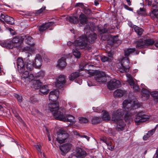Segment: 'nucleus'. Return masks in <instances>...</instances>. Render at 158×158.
<instances>
[{"label": "nucleus", "instance_id": "f257e3e1", "mask_svg": "<svg viewBox=\"0 0 158 158\" xmlns=\"http://www.w3.org/2000/svg\"><path fill=\"white\" fill-rule=\"evenodd\" d=\"M123 110L118 109L114 111L112 115L111 119L114 122H118L122 119L125 114V118L127 119L132 118L133 114L130 111L138 108L140 106L138 101L132 102L130 99L124 100L123 103Z\"/></svg>", "mask_w": 158, "mask_h": 158}, {"label": "nucleus", "instance_id": "f03ea898", "mask_svg": "<svg viewBox=\"0 0 158 158\" xmlns=\"http://www.w3.org/2000/svg\"><path fill=\"white\" fill-rule=\"evenodd\" d=\"M57 102H53L48 105V110L52 113L55 118L57 120L64 122H74V118L72 115H68L66 117V110L64 108H59Z\"/></svg>", "mask_w": 158, "mask_h": 158}, {"label": "nucleus", "instance_id": "7ed1b4c3", "mask_svg": "<svg viewBox=\"0 0 158 158\" xmlns=\"http://www.w3.org/2000/svg\"><path fill=\"white\" fill-rule=\"evenodd\" d=\"M89 26L86 25L84 28V34L79 36L74 42V45L77 48H85L89 40Z\"/></svg>", "mask_w": 158, "mask_h": 158}, {"label": "nucleus", "instance_id": "20e7f679", "mask_svg": "<svg viewBox=\"0 0 158 158\" xmlns=\"http://www.w3.org/2000/svg\"><path fill=\"white\" fill-rule=\"evenodd\" d=\"M95 75L94 78L97 82L100 84H105L107 81V77L105 73L102 71H98L96 72L93 70H89V77Z\"/></svg>", "mask_w": 158, "mask_h": 158}, {"label": "nucleus", "instance_id": "39448f33", "mask_svg": "<svg viewBox=\"0 0 158 158\" xmlns=\"http://www.w3.org/2000/svg\"><path fill=\"white\" fill-rule=\"evenodd\" d=\"M130 68L128 58L126 57H124L122 60L120 65L118 67L119 71L122 73L127 72L129 71Z\"/></svg>", "mask_w": 158, "mask_h": 158}, {"label": "nucleus", "instance_id": "423d86ee", "mask_svg": "<svg viewBox=\"0 0 158 158\" xmlns=\"http://www.w3.org/2000/svg\"><path fill=\"white\" fill-rule=\"evenodd\" d=\"M149 118L148 115L144 114L143 111H141L137 114L135 121L136 124L138 125L141 123L146 121Z\"/></svg>", "mask_w": 158, "mask_h": 158}, {"label": "nucleus", "instance_id": "0eeeda50", "mask_svg": "<svg viewBox=\"0 0 158 158\" xmlns=\"http://www.w3.org/2000/svg\"><path fill=\"white\" fill-rule=\"evenodd\" d=\"M58 137L57 140L60 143L65 142V140L69 136V135L65 131L60 130L57 133Z\"/></svg>", "mask_w": 158, "mask_h": 158}, {"label": "nucleus", "instance_id": "6e6552de", "mask_svg": "<svg viewBox=\"0 0 158 158\" xmlns=\"http://www.w3.org/2000/svg\"><path fill=\"white\" fill-rule=\"evenodd\" d=\"M120 86V81L115 79H112L107 83V87L110 90L114 89Z\"/></svg>", "mask_w": 158, "mask_h": 158}, {"label": "nucleus", "instance_id": "1a4fd4ad", "mask_svg": "<svg viewBox=\"0 0 158 158\" xmlns=\"http://www.w3.org/2000/svg\"><path fill=\"white\" fill-rule=\"evenodd\" d=\"M0 17L2 19V20L0 18V21L3 23H4V21H5L7 24L12 25L14 23V19L10 17L9 16L6 15L5 14L1 13L0 15Z\"/></svg>", "mask_w": 158, "mask_h": 158}, {"label": "nucleus", "instance_id": "9d476101", "mask_svg": "<svg viewBox=\"0 0 158 158\" xmlns=\"http://www.w3.org/2000/svg\"><path fill=\"white\" fill-rule=\"evenodd\" d=\"M91 23L89 26V30H90L91 31H94L97 28L101 34H104L108 32V29L106 27H98L96 26L94 24V22H92L91 21H89V23Z\"/></svg>", "mask_w": 158, "mask_h": 158}, {"label": "nucleus", "instance_id": "9b49d317", "mask_svg": "<svg viewBox=\"0 0 158 158\" xmlns=\"http://www.w3.org/2000/svg\"><path fill=\"white\" fill-rule=\"evenodd\" d=\"M72 147V144L70 143L64 144L60 146V149L61 152V154L64 156L70 150Z\"/></svg>", "mask_w": 158, "mask_h": 158}, {"label": "nucleus", "instance_id": "f8f14e48", "mask_svg": "<svg viewBox=\"0 0 158 158\" xmlns=\"http://www.w3.org/2000/svg\"><path fill=\"white\" fill-rule=\"evenodd\" d=\"M66 83L65 77L64 75L59 76L58 79L55 82V85L60 88H62Z\"/></svg>", "mask_w": 158, "mask_h": 158}, {"label": "nucleus", "instance_id": "ddd939ff", "mask_svg": "<svg viewBox=\"0 0 158 158\" xmlns=\"http://www.w3.org/2000/svg\"><path fill=\"white\" fill-rule=\"evenodd\" d=\"M75 152V153H73V155H72V156L74 157H83L86 156V152L80 148H76Z\"/></svg>", "mask_w": 158, "mask_h": 158}, {"label": "nucleus", "instance_id": "4468645a", "mask_svg": "<svg viewBox=\"0 0 158 158\" xmlns=\"http://www.w3.org/2000/svg\"><path fill=\"white\" fill-rule=\"evenodd\" d=\"M17 64L19 72L21 73L25 70V64L22 58H18L17 60Z\"/></svg>", "mask_w": 158, "mask_h": 158}, {"label": "nucleus", "instance_id": "2eb2a0df", "mask_svg": "<svg viewBox=\"0 0 158 158\" xmlns=\"http://www.w3.org/2000/svg\"><path fill=\"white\" fill-rule=\"evenodd\" d=\"M0 45L2 47L12 49L13 47L12 42L10 40H0Z\"/></svg>", "mask_w": 158, "mask_h": 158}, {"label": "nucleus", "instance_id": "dca6fc26", "mask_svg": "<svg viewBox=\"0 0 158 158\" xmlns=\"http://www.w3.org/2000/svg\"><path fill=\"white\" fill-rule=\"evenodd\" d=\"M59 94V92L57 90L51 91L49 95V100L53 102H56L58 99Z\"/></svg>", "mask_w": 158, "mask_h": 158}, {"label": "nucleus", "instance_id": "f3484780", "mask_svg": "<svg viewBox=\"0 0 158 158\" xmlns=\"http://www.w3.org/2000/svg\"><path fill=\"white\" fill-rule=\"evenodd\" d=\"M42 58L40 55L37 54L35 58V61L33 62L34 66L37 68H40L42 64Z\"/></svg>", "mask_w": 158, "mask_h": 158}, {"label": "nucleus", "instance_id": "a211bd4d", "mask_svg": "<svg viewBox=\"0 0 158 158\" xmlns=\"http://www.w3.org/2000/svg\"><path fill=\"white\" fill-rule=\"evenodd\" d=\"M26 37V35H19L14 37L11 40L13 44V43L21 44L23 42V40Z\"/></svg>", "mask_w": 158, "mask_h": 158}, {"label": "nucleus", "instance_id": "6ab92c4d", "mask_svg": "<svg viewBox=\"0 0 158 158\" xmlns=\"http://www.w3.org/2000/svg\"><path fill=\"white\" fill-rule=\"evenodd\" d=\"M43 84L39 79L33 80L31 83V87L33 89H40Z\"/></svg>", "mask_w": 158, "mask_h": 158}, {"label": "nucleus", "instance_id": "aec40b11", "mask_svg": "<svg viewBox=\"0 0 158 158\" xmlns=\"http://www.w3.org/2000/svg\"><path fill=\"white\" fill-rule=\"evenodd\" d=\"M127 76L129 78V79L128 81V83L131 86V87L133 88L136 91H138L139 89V86L137 85H136L134 83L131 75L129 74H127Z\"/></svg>", "mask_w": 158, "mask_h": 158}, {"label": "nucleus", "instance_id": "412c9836", "mask_svg": "<svg viewBox=\"0 0 158 158\" xmlns=\"http://www.w3.org/2000/svg\"><path fill=\"white\" fill-rule=\"evenodd\" d=\"M39 89V94L40 95L47 94L49 92L48 87L46 85H42Z\"/></svg>", "mask_w": 158, "mask_h": 158}, {"label": "nucleus", "instance_id": "4be33fe9", "mask_svg": "<svg viewBox=\"0 0 158 158\" xmlns=\"http://www.w3.org/2000/svg\"><path fill=\"white\" fill-rule=\"evenodd\" d=\"M66 65V59L65 57H62L59 60L58 66L61 69L64 68Z\"/></svg>", "mask_w": 158, "mask_h": 158}, {"label": "nucleus", "instance_id": "5701e85b", "mask_svg": "<svg viewBox=\"0 0 158 158\" xmlns=\"http://www.w3.org/2000/svg\"><path fill=\"white\" fill-rule=\"evenodd\" d=\"M117 125L116 127V129L118 131H123L124 130V127L125 126L123 120L119 121L118 122H116Z\"/></svg>", "mask_w": 158, "mask_h": 158}, {"label": "nucleus", "instance_id": "b1692460", "mask_svg": "<svg viewBox=\"0 0 158 158\" xmlns=\"http://www.w3.org/2000/svg\"><path fill=\"white\" fill-rule=\"evenodd\" d=\"M75 7H79L83 9V12L86 15H88L89 12V9L88 6H85L82 3H77Z\"/></svg>", "mask_w": 158, "mask_h": 158}, {"label": "nucleus", "instance_id": "393cba45", "mask_svg": "<svg viewBox=\"0 0 158 158\" xmlns=\"http://www.w3.org/2000/svg\"><path fill=\"white\" fill-rule=\"evenodd\" d=\"M80 23L82 24H86L88 22V18L83 14H81L79 16Z\"/></svg>", "mask_w": 158, "mask_h": 158}, {"label": "nucleus", "instance_id": "a878e982", "mask_svg": "<svg viewBox=\"0 0 158 158\" xmlns=\"http://www.w3.org/2000/svg\"><path fill=\"white\" fill-rule=\"evenodd\" d=\"M125 93V90L118 89L116 90L114 93V95L115 97H121Z\"/></svg>", "mask_w": 158, "mask_h": 158}, {"label": "nucleus", "instance_id": "bb28decb", "mask_svg": "<svg viewBox=\"0 0 158 158\" xmlns=\"http://www.w3.org/2000/svg\"><path fill=\"white\" fill-rule=\"evenodd\" d=\"M80 76V73L78 72H75L72 73L69 78L70 80L73 81Z\"/></svg>", "mask_w": 158, "mask_h": 158}, {"label": "nucleus", "instance_id": "cd10ccee", "mask_svg": "<svg viewBox=\"0 0 158 158\" xmlns=\"http://www.w3.org/2000/svg\"><path fill=\"white\" fill-rule=\"evenodd\" d=\"M25 39V41L26 44L31 46L34 45L35 44L33 42L34 40L32 37L29 36H26Z\"/></svg>", "mask_w": 158, "mask_h": 158}, {"label": "nucleus", "instance_id": "c85d7f7f", "mask_svg": "<svg viewBox=\"0 0 158 158\" xmlns=\"http://www.w3.org/2000/svg\"><path fill=\"white\" fill-rule=\"evenodd\" d=\"M25 63H26V64L25 68L26 67L28 70L31 71L32 69L34 66L33 62H31L28 59L27 61L25 62Z\"/></svg>", "mask_w": 158, "mask_h": 158}, {"label": "nucleus", "instance_id": "c756f323", "mask_svg": "<svg viewBox=\"0 0 158 158\" xmlns=\"http://www.w3.org/2000/svg\"><path fill=\"white\" fill-rule=\"evenodd\" d=\"M92 33H90L89 34V43H93L97 39V35L92 31Z\"/></svg>", "mask_w": 158, "mask_h": 158}, {"label": "nucleus", "instance_id": "7c9ffc66", "mask_svg": "<svg viewBox=\"0 0 158 158\" xmlns=\"http://www.w3.org/2000/svg\"><path fill=\"white\" fill-rule=\"evenodd\" d=\"M133 29L138 35H141L143 32V30L142 28L138 27L136 26H134Z\"/></svg>", "mask_w": 158, "mask_h": 158}, {"label": "nucleus", "instance_id": "2f4dec72", "mask_svg": "<svg viewBox=\"0 0 158 158\" xmlns=\"http://www.w3.org/2000/svg\"><path fill=\"white\" fill-rule=\"evenodd\" d=\"M151 96L153 97L155 102H158V91H154L150 93Z\"/></svg>", "mask_w": 158, "mask_h": 158}, {"label": "nucleus", "instance_id": "473e14b6", "mask_svg": "<svg viewBox=\"0 0 158 158\" xmlns=\"http://www.w3.org/2000/svg\"><path fill=\"white\" fill-rule=\"evenodd\" d=\"M135 51V48H128L124 51V54L126 56H128L130 54H132L133 52H134Z\"/></svg>", "mask_w": 158, "mask_h": 158}, {"label": "nucleus", "instance_id": "72a5a7b5", "mask_svg": "<svg viewBox=\"0 0 158 158\" xmlns=\"http://www.w3.org/2000/svg\"><path fill=\"white\" fill-rule=\"evenodd\" d=\"M145 44L144 40H140L137 42L136 46V48H141L145 47Z\"/></svg>", "mask_w": 158, "mask_h": 158}, {"label": "nucleus", "instance_id": "f704fd0d", "mask_svg": "<svg viewBox=\"0 0 158 158\" xmlns=\"http://www.w3.org/2000/svg\"><path fill=\"white\" fill-rule=\"evenodd\" d=\"M68 19L69 21L74 24L77 23L78 22V18L75 16H69Z\"/></svg>", "mask_w": 158, "mask_h": 158}, {"label": "nucleus", "instance_id": "c9c22d12", "mask_svg": "<svg viewBox=\"0 0 158 158\" xmlns=\"http://www.w3.org/2000/svg\"><path fill=\"white\" fill-rule=\"evenodd\" d=\"M144 41L145 44V46L152 45L155 42L154 40L153 39H148Z\"/></svg>", "mask_w": 158, "mask_h": 158}, {"label": "nucleus", "instance_id": "e433bc0d", "mask_svg": "<svg viewBox=\"0 0 158 158\" xmlns=\"http://www.w3.org/2000/svg\"><path fill=\"white\" fill-rule=\"evenodd\" d=\"M142 96L144 97H146L147 98H148L149 96L150 93L149 91L148 90L144 89H143L142 90Z\"/></svg>", "mask_w": 158, "mask_h": 158}, {"label": "nucleus", "instance_id": "4c0bfd02", "mask_svg": "<svg viewBox=\"0 0 158 158\" xmlns=\"http://www.w3.org/2000/svg\"><path fill=\"white\" fill-rule=\"evenodd\" d=\"M102 119L103 120H108L110 119V116L107 112H105L103 113Z\"/></svg>", "mask_w": 158, "mask_h": 158}, {"label": "nucleus", "instance_id": "58836bf2", "mask_svg": "<svg viewBox=\"0 0 158 158\" xmlns=\"http://www.w3.org/2000/svg\"><path fill=\"white\" fill-rule=\"evenodd\" d=\"M151 16H153V18H158V10L156 9H153L151 14Z\"/></svg>", "mask_w": 158, "mask_h": 158}, {"label": "nucleus", "instance_id": "ea45409f", "mask_svg": "<svg viewBox=\"0 0 158 158\" xmlns=\"http://www.w3.org/2000/svg\"><path fill=\"white\" fill-rule=\"evenodd\" d=\"M101 120V118L100 117H93L92 120L93 124H96L99 123Z\"/></svg>", "mask_w": 158, "mask_h": 158}, {"label": "nucleus", "instance_id": "a19ab883", "mask_svg": "<svg viewBox=\"0 0 158 158\" xmlns=\"http://www.w3.org/2000/svg\"><path fill=\"white\" fill-rule=\"evenodd\" d=\"M102 140L103 142L106 143V144L108 146V148L110 149H111L112 150L114 149V147L111 146V145L110 143L108 142L107 140V139L106 137H103L102 139Z\"/></svg>", "mask_w": 158, "mask_h": 158}, {"label": "nucleus", "instance_id": "79ce46f5", "mask_svg": "<svg viewBox=\"0 0 158 158\" xmlns=\"http://www.w3.org/2000/svg\"><path fill=\"white\" fill-rule=\"evenodd\" d=\"M22 73H23L22 76V78H23L24 79H26L28 78L29 75V73L28 70H26L25 69L24 71Z\"/></svg>", "mask_w": 158, "mask_h": 158}, {"label": "nucleus", "instance_id": "37998d69", "mask_svg": "<svg viewBox=\"0 0 158 158\" xmlns=\"http://www.w3.org/2000/svg\"><path fill=\"white\" fill-rule=\"evenodd\" d=\"M73 54L77 58H79L80 57V52L77 49L73 50Z\"/></svg>", "mask_w": 158, "mask_h": 158}, {"label": "nucleus", "instance_id": "c03bdc74", "mask_svg": "<svg viewBox=\"0 0 158 158\" xmlns=\"http://www.w3.org/2000/svg\"><path fill=\"white\" fill-rule=\"evenodd\" d=\"M87 66L88 67H89V65H88V64H84V65H81L80 67V69H79V71L80 72L81 71H82L84 70H86L87 71L88 73L89 74V69H85L86 67Z\"/></svg>", "mask_w": 158, "mask_h": 158}, {"label": "nucleus", "instance_id": "a18cd8bd", "mask_svg": "<svg viewBox=\"0 0 158 158\" xmlns=\"http://www.w3.org/2000/svg\"><path fill=\"white\" fill-rule=\"evenodd\" d=\"M14 96L17 99L19 102L21 103L22 101V98L21 96L16 94H14Z\"/></svg>", "mask_w": 158, "mask_h": 158}, {"label": "nucleus", "instance_id": "49530a36", "mask_svg": "<svg viewBox=\"0 0 158 158\" xmlns=\"http://www.w3.org/2000/svg\"><path fill=\"white\" fill-rule=\"evenodd\" d=\"M137 12L138 14L144 15L146 14L145 9L144 8H140L139 10Z\"/></svg>", "mask_w": 158, "mask_h": 158}, {"label": "nucleus", "instance_id": "de8ad7c7", "mask_svg": "<svg viewBox=\"0 0 158 158\" xmlns=\"http://www.w3.org/2000/svg\"><path fill=\"white\" fill-rule=\"evenodd\" d=\"M47 29L44 24H43L40 26L39 27V30L40 32H43Z\"/></svg>", "mask_w": 158, "mask_h": 158}, {"label": "nucleus", "instance_id": "09e8293b", "mask_svg": "<svg viewBox=\"0 0 158 158\" xmlns=\"http://www.w3.org/2000/svg\"><path fill=\"white\" fill-rule=\"evenodd\" d=\"M79 122L81 123H86L88 122V120L87 118L83 117L78 118Z\"/></svg>", "mask_w": 158, "mask_h": 158}, {"label": "nucleus", "instance_id": "8fccbe9b", "mask_svg": "<svg viewBox=\"0 0 158 158\" xmlns=\"http://www.w3.org/2000/svg\"><path fill=\"white\" fill-rule=\"evenodd\" d=\"M45 6L42 7L41 8L36 11V14H40L43 12L45 10Z\"/></svg>", "mask_w": 158, "mask_h": 158}, {"label": "nucleus", "instance_id": "3c124183", "mask_svg": "<svg viewBox=\"0 0 158 158\" xmlns=\"http://www.w3.org/2000/svg\"><path fill=\"white\" fill-rule=\"evenodd\" d=\"M45 73L44 71H40L38 73V74L37 75L38 77L41 78H43L44 76Z\"/></svg>", "mask_w": 158, "mask_h": 158}, {"label": "nucleus", "instance_id": "603ef678", "mask_svg": "<svg viewBox=\"0 0 158 158\" xmlns=\"http://www.w3.org/2000/svg\"><path fill=\"white\" fill-rule=\"evenodd\" d=\"M101 59L103 62H105L106 61H110L108 57L105 56H103L101 57Z\"/></svg>", "mask_w": 158, "mask_h": 158}, {"label": "nucleus", "instance_id": "864d4df0", "mask_svg": "<svg viewBox=\"0 0 158 158\" xmlns=\"http://www.w3.org/2000/svg\"><path fill=\"white\" fill-rule=\"evenodd\" d=\"M54 22H49L48 23H45V26L47 27V29H48L50 26L53 25Z\"/></svg>", "mask_w": 158, "mask_h": 158}, {"label": "nucleus", "instance_id": "5fc2aeb1", "mask_svg": "<svg viewBox=\"0 0 158 158\" xmlns=\"http://www.w3.org/2000/svg\"><path fill=\"white\" fill-rule=\"evenodd\" d=\"M112 39L113 43H116L118 40V36L117 35L113 36V37H112Z\"/></svg>", "mask_w": 158, "mask_h": 158}, {"label": "nucleus", "instance_id": "6e6d98bb", "mask_svg": "<svg viewBox=\"0 0 158 158\" xmlns=\"http://www.w3.org/2000/svg\"><path fill=\"white\" fill-rule=\"evenodd\" d=\"M156 128H155L152 130L149 131L147 133L148 135H149V136H151L155 132Z\"/></svg>", "mask_w": 158, "mask_h": 158}, {"label": "nucleus", "instance_id": "4d7b16f0", "mask_svg": "<svg viewBox=\"0 0 158 158\" xmlns=\"http://www.w3.org/2000/svg\"><path fill=\"white\" fill-rule=\"evenodd\" d=\"M3 107L1 105H0V115H4L5 114L3 112Z\"/></svg>", "mask_w": 158, "mask_h": 158}, {"label": "nucleus", "instance_id": "13d9d810", "mask_svg": "<svg viewBox=\"0 0 158 158\" xmlns=\"http://www.w3.org/2000/svg\"><path fill=\"white\" fill-rule=\"evenodd\" d=\"M34 78V76L32 74H29V76L27 78L28 79L29 81H32Z\"/></svg>", "mask_w": 158, "mask_h": 158}, {"label": "nucleus", "instance_id": "bf43d9fd", "mask_svg": "<svg viewBox=\"0 0 158 158\" xmlns=\"http://www.w3.org/2000/svg\"><path fill=\"white\" fill-rule=\"evenodd\" d=\"M113 54L111 52H110L108 54V57L109 59L110 60H112V59L113 57Z\"/></svg>", "mask_w": 158, "mask_h": 158}, {"label": "nucleus", "instance_id": "052dcab7", "mask_svg": "<svg viewBox=\"0 0 158 158\" xmlns=\"http://www.w3.org/2000/svg\"><path fill=\"white\" fill-rule=\"evenodd\" d=\"M35 147L36 149L40 153H41L42 152H41L40 146L38 145H35Z\"/></svg>", "mask_w": 158, "mask_h": 158}, {"label": "nucleus", "instance_id": "680f3d73", "mask_svg": "<svg viewBox=\"0 0 158 158\" xmlns=\"http://www.w3.org/2000/svg\"><path fill=\"white\" fill-rule=\"evenodd\" d=\"M150 136H149V135H148V134H147L146 135H144L143 137V139L144 140H146Z\"/></svg>", "mask_w": 158, "mask_h": 158}, {"label": "nucleus", "instance_id": "e2e57ef3", "mask_svg": "<svg viewBox=\"0 0 158 158\" xmlns=\"http://www.w3.org/2000/svg\"><path fill=\"white\" fill-rule=\"evenodd\" d=\"M89 19H90V20H93V21L94 22H96L97 21V20L96 19L90 16H89Z\"/></svg>", "mask_w": 158, "mask_h": 158}, {"label": "nucleus", "instance_id": "0e129e2a", "mask_svg": "<svg viewBox=\"0 0 158 158\" xmlns=\"http://www.w3.org/2000/svg\"><path fill=\"white\" fill-rule=\"evenodd\" d=\"M80 137L82 138H85L86 139H87L88 140H89V137L88 136H87L86 135H81V136Z\"/></svg>", "mask_w": 158, "mask_h": 158}, {"label": "nucleus", "instance_id": "69168bd1", "mask_svg": "<svg viewBox=\"0 0 158 158\" xmlns=\"http://www.w3.org/2000/svg\"><path fill=\"white\" fill-rule=\"evenodd\" d=\"M73 134L75 135H78L79 136H81V135H80V134L78 133L77 131H74L73 132Z\"/></svg>", "mask_w": 158, "mask_h": 158}, {"label": "nucleus", "instance_id": "338daca9", "mask_svg": "<svg viewBox=\"0 0 158 158\" xmlns=\"http://www.w3.org/2000/svg\"><path fill=\"white\" fill-rule=\"evenodd\" d=\"M94 4L96 6H97L99 4L98 2V1L95 0L94 1Z\"/></svg>", "mask_w": 158, "mask_h": 158}, {"label": "nucleus", "instance_id": "774afa93", "mask_svg": "<svg viewBox=\"0 0 158 158\" xmlns=\"http://www.w3.org/2000/svg\"><path fill=\"white\" fill-rule=\"evenodd\" d=\"M128 25L133 28V26H135V25H133L131 23H128Z\"/></svg>", "mask_w": 158, "mask_h": 158}]
</instances>
